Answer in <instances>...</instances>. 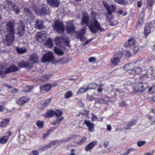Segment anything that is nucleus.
<instances>
[{"mask_svg":"<svg viewBox=\"0 0 155 155\" xmlns=\"http://www.w3.org/2000/svg\"><path fill=\"white\" fill-rule=\"evenodd\" d=\"M95 103H97L101 104L104 103V101L103 100V99L102 98L98 99L96 98L95 99Z\"/></svg>","mask_w":155,"mask_h":155,"instance_id":"49","label":"nucleus"},{"mask_svg":"<svg viewBox=\"0 0 155 155\" xmlns=\"http://www.w3.org/2000/svg\"><path fill=\"white\" fill-rule=\"evenodd\" d=\"M82 18L81 22L82 25H84L86 24L87 25L88 24V21L89 19V17L87 13L84 12H82Z\"/></svg>","mask_w":155,"mask_h":155,"instance_id":"15","label":"nucleus"},{"mask_svg":"<svg viewBox=\"0 0 155 155\" xmlns=\"http://www.w3.org/2000/svg\"><path fill=\"white\" fill-rule=\"evenodd\" d=\"M53 28L58 33L61 34L63 33L64 31L63 22L58 20L55 21Z\"/></svg>","mask_w":155,"mask_h":155,"instance_id":"6","label":"nucleus"},{"mask_svg":"<svg viewBox=\"0 0 155 155\" xmlns=\"http://www.w3.org/2000/svg\"><path fill=\"white\" fill-rule=\"evenodd\" d=\"M48 3L51 7H57L59 5L60 2L59 0H47Z\"/></svg>","mask_w":155,"mask_h":155,"instance_id":"20","label":"nucleus"},{"mask_svg":"<svg viewBox=\"0 0 155 155\" xmlns=\"http://www.w3.org/2000/svg\"><path fill=\"white\" fill-rule=\"evenodd\" d=\"M139 47L138 45H135L133 47V52L134 54H135L139 51Z\"/></svg>","mask_w":155,"mask_h":155,"instance_id":"41","label":"nucleus"},{"mask_svg":"<svg viewBox=\"0 0 155 155\" xmlns=\"http://www.w3.org/2000/svg\"><path fill=\"white\" fill-rule=\"evenodd\" d=\"M97 144V142L96 141H93L89 143L85 147V150L86 151H88L91 150L95 145Z\"/></svg>","mask_w":155,"mask_h":155,"instance_id":"25","label":"nucleus"},{"mask_svg":"<svg viewBox=\"0 0 155 155\" xmlns=\"http://www.w3.org/2000/svg\"><path fill=\"white\" fill-rule=\"evenodd\" d=\"M123 55V53L121 51L116 52L110 59L111 64L114 66L117 65L120 62Z\"/></svg>","mask_w":155,"mask_h":155,"instance_id":"4","label":"nucleus"},{"mask_svg":"<svg viewBox=\"0 0 155 155\" xmlns=\"http://www.w3.org/2000/svg\"><path fill=\"white\" fill-rule=\"evenodd\" d=\"M84 123L85 124L87 127H88V130L90 132H93L94 129V124L93 123H91L89 120H85L84 121Z\"/></svg>","mask_w":155,"mask_h":155,"instance_id":"21","label":"nucleus"},{"mask_svg":"<svg viewBox=\"0 0 155 155\" xmlns=\"http://www.w3.org/2000/svg\"><path fill=\"white\" fill-rule=\"evenodd\" d=\"M54 59L52 53L51 51H48L45 54L42 59V62L44 63L52 60Z\"/></svg>","mask_w":155,"mask_h":155,"instance_id":"9","label":"nucleus"},{"mask_svg":"<svg viewBox=\"0 0 155 155\" xmlns=\"http://www.w3.org/2000/svg\"><path fill=\"white\" fill-rule=\"evenodd\" d=\"M148 4L150 6H152L154 3V1L153 0H148Z\"/></svg>","mask_w":155,"mask_h":155,"instance_id":"56","label":"nucleus"},{"mask_svg":"<svg viewBox=\"0 0 155 155\" xmlns=\"http://www.w3.org/2000/svg\"><path fill=\"white\" fill-rule=\"evenodd\" d=\"M51 100V98H49L45 101V102L42 104L41 108V109H42L46 107L50 102Z\"/></svg>","mask_w":155,"mask_h":155,"instance_id":"34","label":"nucleus"},{"mask_svg":"<svg viewBox=\"0 0 155 155\" xmlns=\"http://www.w3.org/2000/svg\"><path fill=\"white\" fill-rule=\"evenodd\" d=\"M36 27L39 29H41L44 28L43 25V21L42 20H37L36 21Z\"/></svg>","mask_w":155,"mask_h":155,"instance_id":"26","label":"nucleus"},{"mask_svg":"<svg viewBox=\"0 0 155 155\" xmlns=\"http://www.w3.org/2000/svg\"><path fill=\"white\" fill-rule=\"evenodd\" d=\"M33 87L32 86H26L24 88V91L25 92H29L31 91Z\"/></svg>","mask_w":155,"mask_h":155,"instance_id":"35","label":"nucleus"},{"mask_svg":"<svg viewBox=\"0 0 155 155\" xmlns=\"http://www.w3.org/2000/svg\"><path fill=\"white\" fill-rule=\"evenodd\" d=\"M119 106L120 107H125L127 106L126 103L124 101H121L119 103Z\"/></svg>","mask_w":155,"mask_h":155,"instance_id":"53","label":"nucleus"},{"mask_svg":"<svg viewBox=\"0 0 155 155\" xmlns=\"http://www.w3.org/2000/svg\"><path fill=\"white\" fill-rule=\"evenodd\" d=\"M15 21L12 20L7 22L5 26L6 31H8V34L5 36V39L8 45H11L15 39Z\"/></svg>","mask_w":155,"mask_h":155,"instance_id":"1","label":"nucleus"},{"mask_svg":"<svg viewBox=\"0 0 155 155\" xmlns=\"http://www.w3.org/2000/svg\"><path fill=\"white\" fill-rule=\"evenodd\" d=\"M134 149H130L128 150H127L124 153H122L121 155H127L130 152L134 150Z\"/></svg>","mask_w":155,"mask_h":155,"instance_id":"50","label":"nucleus"},{"mask_svg":"<svg viewBox=\"0 0 155 155\" xmlns=\"http://www.w3.org/2000/svg\"><path fill=\"white\" fill-rule=\"evenodd\" d=\"M32 8L35 13L38 15H45L48 14L50 12V9L48 7L41 8L40 9L36 7L35 5L33 4Z\"/></svg>","mask_w":155,"mask_h":155,"instance_id":"5","label":"nucleus"},{"mask_svg":"<svg viewBox=\"0 0 155 155\" xmlns=\"http://www.w3.org/2000/svg\"><path fill=\"white\" fill-rule=\"evenodd\" d=\"M64 141V140H55L51 142L45 146L44 147L48 148L51 147L55 144H60L61 143Z\"/></svg>","mask_w":155,"mask_h":155,"instance_id":"22","label":"nucleus"},{"mask_svg":"<svg viewBox=\"0 0 155 155\" xmlns=\"http://www.w3.org/2000/svg\"><path fill=\"white\" fill-rule=\"evenodd\" d=\"M54 111V115L58 117L62 114V112L61 111L58 110H56Z\"/></svg>","mask_w":155,"mask_h":155,"instance_id":"46","label":"nucleus"},{"mask_svg":"<svg viewBox=\"0 0 155 155\" xmlns=\"http://www.w3.org/2000/svg\"><path fill=\"white\" fill-rule=\"evenodd\" d=\"M86 28L85 27H83L79 31L76 32V38L79 39L81 41H84L86 38L84 36L86 31Z\"/></svg>","mask_w":155,"mask_h":155,"instance_id":"7","label":"nucleus"},{"mask_svg":"<svg viewBox=\"0 0 155 155\" xmlns=\"http://www.w3.org/2000/svg\"><path fill=\"white\" fill-rule=\"evenodd\" d=\"M68 33L70 34H73L74 32L75 27L72 21L68 22Z\"/></svg>","mask_w":155,"mask_h":155,"instance_id":"23","label":"nucleus"},{"mask_svg":"<svg viewBox=\"0 0 155 155\" xmlns=\"http://www.w3.org/2000/svg\"><path fill=\"white\" fill-rule=\"evenodd\" d=\"M16 50L20 54H22L26 51V50L25 48H17Z\"/></svg>","mask_w":155,"mask_h":155,"instance_id":"36","label":"nucleus"},{"mask_svg":"<svg viewBox=\"0 0 155 155\" xmlns=\"http://www.w3.org/2000/svg\"><path fill=\"white\" fill-rule=\"evenodd\" d=\"M91 16L93 19H91V24L89 25V28L91 31L94 33H95L98 30L101 32L104 31V29L101 27L100 24L95 19L96 13L92 11L91 12Z\"/></svg>","mask_w":155,"mask_h":155,"instance_id":"2","label":"nucleus"},{"mask_svg":"<svg viewBox=\"0 0 155 155\" xmlns=\"http://www.w3.org/2000/svg\"><path fill=\"white\" fill-rule=\"evenodd\" d=\"M36 125L39 128H42L44 125V122L40 120H38L36 122Z\"/></svg>","mask_w":155,"mask_h":155,"instance_id":"42","label":"nucleus"},{"mask_svg":"<svg viewBox=\"0 0 155 155\" xmlns=\"http://www.w3.org/2000/svg\"><path fill=\"white\" fill-rule=\"evenodd\" d=\"M141 71V69L139 67H135L132 68L129 71V74L132 76H134L136 74H140Z\"/></svg>","mask_w":155,"mask_h":155,"instance_id":"16","label":"nucleus"},{"mask_svg":"<svg viewBox=\"0 0 155 155\" xmlns=\"http://www.w3.org/2000/svg\"><path fill=\"white\" fill-rule=\"evenodd\" d=\"M103 100L104 101V104H107L109 101V99L108 97H106L103 99Z\"/></svg>","mask_w":155,"mask_h":155,"instance_id":"57","label":"nucleus"},{"mask_svg":"<svg viewBox=\"0 0 155 155\" xmlns=\"http://www.w3.org/2000/svg\"><path fill=\"white\" fill-rule=\"evenodd\" d=\"M149 87V84L147 82H140L135 85L133 90L137 94H140L145 91Z\"/></svg>","mask_w":155,"mask_h":155,"instance_id":"3","label":"nucleus"},{"mask_svg":"<svg viewBox=\"0 0 155 155\" xmlns=\"http://www.w3.org/2000/svg\"><path fill=\"white\" fill-rule=\"evenodd\" d=\"M94 99V97L92 96H87L86 98V100L89 101H92Z\"/></svg>","mask_w":155,"mask_h":155,"instance_id":"54","label":"nucleus"},{"mask_svg":"<svg viewBox=\"0 0 155 155\" xmlns=\"http://www.w3.org/2000/svg\"><path fill=\"white\" fill-rule=\"evenodd\" d=\"M54 115V111L53 110H49L47 114V116L48 117H51Z\"/></svg>","mask_w":155,"mask_h":155,"instance_id":"43","label":"nucleus"},{"mask_svg":"<svg viewBox=\"0 0 155 155\" xmlns=\"http://www.w3.org/2000/svg\"><path fill=\"white\" fill-rule=\"evenodd\" d=\"M51 88V86L50 84H46L40 87L41 89H44L45 91H49Z\"/></svg>","mask_w":155,"mask_h":155,"instance_id":"29","label":"nucleus"},{"mask_svg":"<svg viewBox=\"0 0 155 155\" xmlns=\"http://www.w3.org/2000/svg\"><path fill=\"white\" fill-rule=\"evenodd\" d=\"M18 31L17 34L19 37H22L25 33V28L22 24V22L20 21L18 23V26L17 28Z\"/></svg>","mask_w":155,"mask_h":155,"instance_id":"11","label":"nucleus"},{"mask_svg":"<svg viewBox=\"0 0 155 155\" xmlns=\"http://www.w3.org/2000/svg\"><path fill=\"white\" fill-rule=\"evenodd\" d=\"M126 55L128 57H130L131 55V54L130 52L128 51L127 50L126 51Z\"/></svg>","mask_w":155,"mask_h":155,"instance_id":"61","label":"nucleus"},{"mask_svg":"<svg viewBox=\"0 0 155 155\" xmlns=\"http://www.w3.org/2000/svg\"><path fill=\"white\" fill-rule=\"evenodd\" d=\"M135 41L133 38H130L128 41V43L130 45H132L135 44Z\"/></svg>","mask_w":155,"mask_h":155,"instance_id":"45","label":"nucleus"},{"mask_svg":"<svg viewBox=\"0 0 155 155\" xmlns=\"http://www.w3.org/2000/svg\"><path fill=\"white\" fill-rule=\"evenodd\" d=\"M114 1L118 4L122 5H126L127 4V2L125 0H114Z\"/></svg>","mask_w":155,"mask_h":155,"instance_id":"37","label":"nucleus"},{"mask_svg":"<svg viewBox=\"0 0 155 155\" xmlns=\"http://www.w3.org/2000/svg\"><path fill=\"white\" fill-rule=\"evenodd\" d=\"M15 6L14 7V8H12V9L14 10V11L16 13H18L19 12V10L18 8H15Z\"/></svg>","mask_w":155,"mask_h":155,"instance_id":"60","label":"nucleus"},{"mask_svg":"<svg viewBox=\"0 0 155 155\" xmlns=\"http://www.w3.org/2000/svg\"><path fill=\"white\" fill-rule=\"evenodd\" d=\"M143 21V19L142 18L139 19L137 24V27H138V26L141 25Z\"/></svg>","mask_w":155,"mask_h":155,"instance_id":"52","label":"nucleus"},{"mask_svg":"<svg viewBox=\"0 0 155 155\" xmlns=\"http://www.w3.org/2000/svg\"><path fill=\"white\" fill-rule=\"evenodd\" d=\"M94 89V87H90V85H89L87 88H85L84 86H83L79 89V92L80 93H83L87 91L88 89Z\"/></svg>","mask_w":155,"mask_h":155,"instance_id":"27","label":"nucleus"},{"mask_svg":"<svg viewBox=\"0 0 155 155\" xmlns=\"http://www.w3.org/2000/svg\"><path fill=\"white\" fill-rule=\"evenodd\" d=\"M93 38H91L89 40H87L85 42H84L83 44V45H86V44H88L89 43L91 42Z\"/></svg>","mask_w":155,"mask_h":155,"instance_id":"58","label":"nucleus"},{"mask_svg":"<svg viewBox=\"0 0 155 155\" xmlns=\"http://www.w3.org/2000/svg\"><path fill=\"white\" fill-rule=\"evenodd\" d=\"M18 68L15 66H12V67L6 69L5 71H0V75H2L4 74H8L12 72L17 71L18 70Z\"/></svg>","mask_w":155,"mask_h":155,"instance_id":"13","label":"nucleus"},{"mask_svg":"<svg viewBox=\"0 0 155 155\" xmlns=\"http://www.w3.org/2000/svg\"><path fill=\"white\" fill-rule=\"evenodd\" d=\"M5 108V107L3 105H0V112L3 111Z\"/></svg>","mask_w":155,"mask_h":155,"instance_id":"63","label":"nucleus"},{"mask_svg":"<svg viewBox=\"0 0 155 155\" xmlns=\"http://www.w3.org/2000/svg\"><path fill=\"white\" fill-rule=\"evenodd\" d=\"M63 41L68 46V40L61 37H57L55 38V42L57 45H60L62 41Z\"/></svg>","mask_w":155,"mask_h":155,"instance_id":"18","label":"nucleus"},{"mask_svg":"<svg viewBox=\"0 0 155 155\" xmlns=\"http://www.w3.org/2000/svg\"><path fill=\"white\" fill-rule=\"evenodd\" d=\"M132 68V65L131 64H126L124 66V68L125 70L127 71H130Z\"/></svg>","mask_w":155,"mask_h":155,"instance_id":"33","label":"nucleus"},{"mask_svg":"<svg viewBox=\"0 0 155 155\" xmlns=\"http://www.w3.org/2000/svg\"><path fill=\"white\" fill-rule=\"evenodd\" d=\"M87 138L86 137H83L78 142V143L79 144H81L84 143L86 141Z\"/></svg>","mask_w":155,"mask_h":155,"instance_id":"48","label":"nucleus"},{"mask_svg":"<svg viewBox=\"0 0 155 155\" xmlns=\"http://www.w3.org/2000/svg\"><path fill=\"white\" fill-rule=\"evenodd\" d=\"M62 119V117H60V118L58 117L57 119L54 120L53 122H52L51 124L53 125L59 124H60L59 122L61 121Z\"/></svg>","mask_w":155,"mask_h":155,"instance_id":"39","label":"nucleus"},{"mask_svg":"<svg viewBox=\"0 0 155 155\" xmlns=\"http://www.w3.org/2000/svg\"><path fill=\"white\" fill-rule=\"evenodd\" d=\"M18 66L21 68H30L32 66V64L28 61H22L18 63Z\"/></svg>","mask_w":155,"mask_h":155,"instance_id":"19","label":"nucleus"},{"mask_svg":"<svg viewBox=\"0 0 155 155\" xmlns=\"http://www.w3.org/2000/svg\"><path fill=\"white\" fill-rule=\"evenodd\" d=\"M2 121L4 122L5 125L8 124L9 121V120L8 119H5L3 120Z\"/></svg>","mask_w":155,"mask_h":155,"instance_id":"59","label":"nucleus"},{"mask_svg":"<svg viewBox=\"0 0 155 155\" xmlns=\"http://www.w3.org/2000/svg\"><path fill=\"white\" fill-rule=\"evenodd\" d=\"M15 4L12 2L11 1L7 0L4 3V7L5 9L8 11L9 10L12 9L14 8Z\"/></svg>","mask_w":155,"mask_h":155,"instance_id":"14","label":"nucleus"},{"mask_svg":"<svg viewBox=\"0 0 155 155\" xmlns=\"http://www.w3.org/2000/svg\"><path fill=\"white\" fill-rule=\"evenodd\" d=\"M103 4L106 8L108 15H111L112 12L115 11L116 8L114 5H110L107 3L104 2H103Z\"/></svg>","mask_w":155,"mask_h":155,"instance_id":"10","label":"nucleus"},{"mask_svg":"<svg viewBox=\"0 0 155 155\" xmlns=\"http://www.w3.org/2000/svg\"><path fill=\"white\" fill-rule=\"evenodd\" d=\"M31 155H39V153L36 150H33L31 152Z\"/></svg>","mask_w":155,"mask_h":155,"instance_id":"55","label":"nucleus"},{"mask_svg":"<svg viewBox=\"0 0 155 155\" xmlns=\"http://www.w3.org/2000/svg\"><path fill=\"white\" fill-rule=\"evenodd\" d=\"M150 27L146 25L144 28V32L146 36L150 33Z\"/></svg>","mask_w":155,"mask_h":155,"instance_id":"32","label":"nucleus"},{"mask_svg":"<svg viewBox=\"0 0 155 155\" xmlns=\"http://www.w3.org/2000/svg\"><path fill=\"white\" fill-rule=\"evenodd\" d=\"M45 45L49 48L53 46L52 39L50 38H48L46 42Z\"/></svg>","mask_w":155,"mask_h":155,"instance_id":"30","label":"nucleus"},{"mask_svg":"<svg viewBox=\"0 0 155 155\" xmlns=\"http://www.w3.org/2000/svg\"><path fill=\"white\" fill-rule=\"evenodd\" d=\"M145 77L148 78L151 77L152 79H154L155 78V70H153V68H151L150 70H149L147 73L143 75L140 77V78L143 79Z\"/></svg>","mask_w":155,"mask_h":155,"instance_id":"8","label":"nucleus"},{"mask_svg":"<svg viewBox=\"0 0 155 155\" xmlns=\"http://www.w3.org/2000/svg\"><path fill=\"white\" fill-rule=\"evenodd\" d=\"M30 99L26 96H23L16 101L17 104L20 105H23L29 101Z\"/></svg>","mask_w":155,"mask_h":155,"instance_id":"17","label":"nucleus"},{"mask_svg":"<svg viewBox=\"0 0 155 155\" xmlns=\"http://www.w3.org/2000/svg\"><path fill=\"white\" fill-rule=\"evenodd\" d=\"M155 92V86L153 85L149 88L148 92L150 94L154 93Z\"/></svg>","mask_w":155,"mask_h":155,"instance_id":"40","label":"nucleus"},{"mask_svg":"<svg viewBox=\"0 0 155 155\" xmlns=\"http://www.w3.org/2000/svg\"><path fill=\"white\" fill-rule=\"evenodd\" d=\"M54 50L56 54L59 56H62L64 54L63 51L59 48L55 47Z\"/></svg>","mask_w":155,"mask_h":155,"instance_id":"28","label":"nucleus"},{"mask_svg":"<svg viewBox=\"0 0 155 155\" xmlns=\"http://www.w3.org/2000/svg\"><path fill=\"white\" fill-rule=\"evenodd\" d=\"M8 139V137L3 136L0 139V143L1 144L5 143Z\"/></svg>","mask_w":155,"mask_h":155,"instance_id":"31","label":"nucleus"},{"mask_svg":"<svg viewBox=\"0 0 155 155\" xmlns=\"http://www.w3.org/2000/svg\"><path fill=\"white\" fill-rule=\"evenodd\" d=\"M29 60L32 61L34 63H38L39 60L37 55L34 53L30 55L29 58Z\"/></svg>","mask_w":155,"mask_h":155,"instance_id":"24","label":"nucleus"},{"mask_svg":"<svg viewBox=\"0 0 155 155\" xmlns=\"http://www.w3.org/2000/svg\"><path fill=\"white\" fill-rule=\"evenodd\" d=\"M50 77L49 75H44L40 78V80L42 81H45L48 79Z\"/></svg>","mask_w":155,"mask_h":155,"instance_id":"38","label":"nucleus"},{"mask_svg":"<svg viewBox=\"0 0 155 155\" xmlns=\"http://www.w3.org/2000/svg\"><path fill=\"white\" fill-rule=\"evenodd\" d=\"M104 86V85L103 84H100L98 86V88L97 91L98 92H101L103 91V87Z\"/></svg>","mask_w":155,"mask_h":155,"instance_id":"47","label":"nucleus"},{"mask_svg":"<svg viewBox=\"0 0 155 155\" xmlns=\"http://www.w3.org/2000/svg\"><path fill=\"white\" fill-rule=\"evenodd\" d=\"M88 61L89 63L95 62L96 61V58L95 57H90L88 58Z\"/></svg>","mask_w":155,"mask_h":155,"instance_id":"44","label":"nucleus"},{"mask_svg":"<svg viewBox=\"0 0 155 155\" xmlns=\"http://www.w3.org/2000/svg\"><path fill=\"white\" fill-rule=\"evenodd\" d=\"M145 143V141H139L137 142V145L138 146L140 147L144 145Z\"/></svg>","mask_w":155,"mask_h":155,"instance_id":"51","label":"nucleus"},{"mask_svg":"<svg viewBox=\"0 0 155 155\" xmlns=\"http://www.w3.org/2000/svg\"><path fill=\"white\" fill-rule=\"evenodd\" d=\"M109 144V142L107 141H106L104 142V143L103 145L105 147V148H106L107 147V145Z\"/></svg>","mask_w":155,"mask_h":155,"instance_id":"64","label":"nucleus"},{"mask_svg":"<svg viewBox=\"0 0 155 155\" xmlns=\"http://www.w3.org/2000/svg\"><path fill=\"white\" fill-rule=\"evenodd\" d=\"M92 115H93L92 117H91V120L92 121L94 120L95 119L97 118V116L94 115L93 113L92 114Z\"/></svg>","mask_w":155,"mask_h":155,"instance_id":"62","label":"nucleus"},{"mask_svg":"<svg viewBox=\"0 0 155 155\" xmlns=\"http://www.w3.org/2000/svg\"><path fill=\"white\" fill-rule=\"evenodd\" d=\"M47 35L44 31H42L37 34L36 38L38 41L41 42L46 40Z\"/></svg>","mask_w":155,"mask_h":155,"instance_id":"12","label":"nucleus"}]
</instances>
